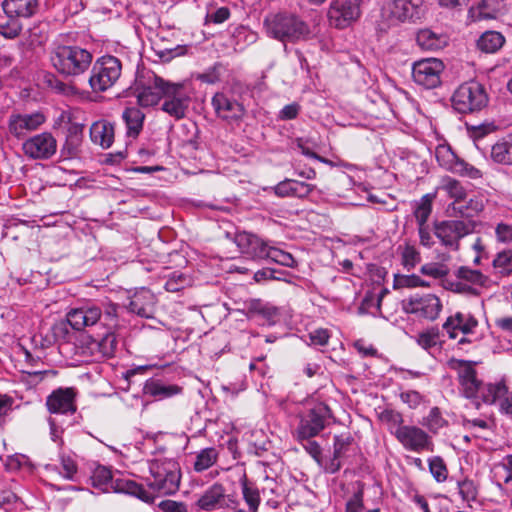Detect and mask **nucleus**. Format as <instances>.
Returning a JSON list of instances; mask_svg holds the SVG:
<instances>
[{"instance_id":"nucleus-1","label":"nucleus","mask_w":512,"mask_h":512,"mask_svg":"<svg viewBox=\"0 0 512 512\" xmlns=\"http://www.w3.org/2000/svg\"><path fill=\"white\" fill-rule=\"evenodd\" d=\"M118 304L107 303H86L76 308H72L66 315L68 324L77 331L95 325H101L104 328L116 329L119 326Z\"/></svg>"},{"instance_id":"nucleus-2","label":"nucleus","mask_w":512,"mask_h":512,"mask_svg":"<svg viewBox=\"0 0 512 512\" xmlns=\"http://www.w3.org/2000/svg\"><path fill=\"white\" fill-rule=\"evenodd\" d=\"M52 67L64 77L84 74L92 64L91 51L78 45L56 44L49 52Z\"/></svg>"},{"instance_id":"nucleus-3","label":"nucleus","mask_w":512,"mask_h":512,"mask_svg":"<svg viewBox=\"0 0 512 512\" xmlns=\"http://www.w3.org/2000/svg\"><path fill=\"white\" fill-rule=\"evenodd\" d=\"M264 27L269 37L283 43H296L311 38V30L297 15L279 12L269 14L264 19Z\"/></svg>"},{"instance_id":"nucleus-4","label":"nucleus","mask_w":512,"mask_h":512,"mask_svg":"<svg viewBox=\"0 0 512 512\" xmlns=\"http://www.w3.org/2000/svg\"><path fill=\"white\" fill-rule=\"evenodd\" d=\"M92 486L103 493H124L135 496L144 502H153V495L136 481L124 477H115L105 466H97L90 477Z\"/></svg>"},{"instance_id":"nucleus-5","label":"nucleus","mask_w":512,"mask_h":512,"mask_svg":"<svg viewBox=\"0 0 512 512\" xmlns=\"http://www.w3.org/2000/svg\"><path fill=\"white\" fill-rule=\"evenodd\" d=\"M150 477L147 486L162 495L174 494L179 489L181 470L174 458L159 457L149 461Z\"/></svg>"},{"instance_id":"nucleus-6","label":"nucleus","mask_w":512,"mask_h":512,"mask_svg":"<svg viewBox=\"0 0 512 512\" xmlns=\"http://www.w3.org/2000/svg\"><path fill=\"white\" fill-rule=\"evenodd\" d=\"M154 87L162 92L161 110L175 120L186 117L191 103V95L183 83H174L165 79L156 80Z\"/></svg>"},{"instance_id":"nucleus-7","label":"nucleus","mask_w":512,"mask_h":512,"mask_svg":"<svg viewBox=\"0 0 512 512\" xmlns=\"http://www.w3.org/2000/svg\"><path fill=\"white\" fill-rule=\"evenodd\" d=\"M449 366L451 369L458 372L459 384L463 396L470 399L475 409L478 410L481 406V402L483 403V395H486V388L493 386L494 383H484L478 379L477 371L470 361L451 359Z\"/></svg>"},{"instance_id":"nucleus-8","label":"nucleus","mask_w":512,"mask_h":512,"mask_svg":"<svg viewBox=\"0 0 512 512\" xmlns=\"http://www.w3.org/2000/svg\"><path fill=\"white\" fill-rule=\"evenodd\" d=\"M485 87L477 81L461 84L451 97L452 107L460 114H472L483 110L488 105Z\"/></svg>"},{"instance_id":"nucleus-9","label":"nucleus","mask_w":512,"mask_h":512,"mask_svg":"<svg viewBox=\"0 0 512 512\" xmlns=\"http://www.w3.org/2000/svg\"><path fill=\"white\" fill-rule=\"evenodd\" d=\"M122 73L121 61L112 55H104L93 63L89 85L93 92H105L119 80Z\"/></svg>"},{"instance_id":"nucleus-10","label":"nucleus","mask_w":512,"mask_h":512,"mask_svg":"<svg viewBox=\"0 0 512 512\" xmlns=\"http://www.w3.org/2000/svg\"><path fill=\"white\" fill-rule=\"evenodd\" d=\"M475 229L472 220H444L434 223V234L446 248L457 251L460 240Z\"/></svg>"},{"instance_id":"nucleus-11","label":"nucleus","mask_w":512,"mask_h":512,"mask_svg":"<svg viewBox=\"0 0 512 512\" xmlns=\"http://www.w3.org/2000/svg\"><path fill=\"white\" fill-rule=\"evenodd\" d=\"M332 417L331 409L325 403L315 404L306 415L301 417L296 429L297 440L311 439L317 436Z\"/></svg>"},{"instance_id":"nucleus-12","label":"nucleus","mask_w":512,"mask_h":512,"mask_svg":"<svg viewBox=\"0 0 512 512\" xmlns=\"http://www.w3.org/2000/svg\"><path fill=\"white\" fill-rule=\"evenodd\" d=\"M401 305L405 313L430 321L435 320L442 310L441 300L432 293H416L404 299Z\"/></svg>"},{"instance_id":"nucleus-13","label":"nucleus","mask_w":512,"mask_h":512,"mask_svg":"<svg viewBox=\"0 0 512 512\" xmlns=\"http://www.w3.org/2000/svg\"><path fill=\"white\" fill-rule=\"evenodd\" d=\"M211 104L216 116L231 126H239L246 114L241 102L223 92L215 93Z\"/></svg>"},{"instance_id":"nucleus-14","label":"nucleus","mask_w":512,"mask_h":512,"mask_svg":"<svg viewBox=\"0 0 512 512\" xmlns=\"http://www.w3.org/2000/svg\"><path fill=\"white\" fill-rule=\"evenodd\" d=\"M361 16V0H332L328 9L331 25L338 29L349 27Z\"/></svg>"},{"instance_id":"nucleus-15","label":"nucleus","mask_w":512,"mask_h":512,"mask_svg":"<svg viewBox=\"0 0 512 512\" xmlns=\"http://www.w3.org/2000/svg\"><path fill=\"white\" fill-rule=\"evenodd\" d=\"M444 64L437 58L421 59L413 64L412 77L415 83L427 89H433L441 84V74Z\"/></svg>"},{"instance_id":"nucleus-16","label":"nucleus","mask_w":512,"mask_h":512,"mask_svg":"<svg viewBox=\"0 0 512 512\" xmlns=\"http://www.w3.org/2000/svg\"><path fill=\"white\" fill-rule=\"evenodd\" d=\"M22 151L31 160H48L57 151V141L50 132H42L27 138Z\"/></svg>"},{"instance_id":"nucleus-17","label":"nucleus","mask_w":512,"mask_h":512,"mask_svg":"<svg viewBox=\"0 0 512 512\" xmlns=\"http://www.w3.org/2000/svg\"><path fill=\"white\" fill-rule=\"evenodd\" d=\"M45 121V115L39 111L29 114L13 113L8 119V131L12 136L22 139L37 130Z\"/></svg>"},{"instance_id":"nucleus-18","label":"nucleus","mask_w":512,"mask_h":512,"mask_svg":"<svg viewBox=\"0 0 512 512\" xmlns=\"http://www.w3.org/2000/svg\"><path fill=\"white\" fill-rule=\"evenodd\" d=\"M394 435L408 451L421 452L427 450L431 444L429 435L417 426H399Z\"/></svg>"},{"instance_id":"nucleus-19","label":"nucleus","mask_w":512,"mask_h":512,"mask_svg":"<svg viewBox=\"0 0 512 512\" xmlns=\"http://www.w3.org/2000/svg\"><path fill=\"white\" fill-rule=\"evenodd\" d=\"M158 79L163 78L153 72H149L143 79L136 80L135 95L139 106L144 108L152 107L162 100L160 88L154 87Z\"/></svg>"},{"instance_id":"nucleus-20","label":"nucleus","mask_w":512,"mask_h":512,"mask_svg":"<svg viewBox=\"0 0 512 512\" xmlns=\"http://www.w3.org/2000/svg\"><path fill=\"white\" fill-rule=\"evenodd\" d=\"M478 326L479 322L474 315L458 311L446 318L442 328L450 339H456L459 332L463 335L474 334Z\"/></svg>"},{"instance_id":"nucleus-21","label":"nucleus","mask_w":512,"mask_h":512,"mask_svg":"<svg viewBox=\"0 0 512 512\" xmlns=\"http://www.w3.org/2000/svg\"><path fill=\"white\" fill-rule=\"evenodd\" d=\"M235 242L243 254L252 259H266L270 247L266 241L255 234L241 232L236 234Z\"/></svg>"},{"instance_id":"nucleus-22","label":"nucleus","mask_w":512,"mask_h":512,"mask_svg":"<svg viewBox=\"0 0 512 512\" xmlns=\"http://www.w3.org/2000/svg\"><path fill=\"white\" fill-rule=\"evenodd\" d=\"M75 391L73 388H58L46 400V406L53 414H73L76 411Z\"/></svg>"},{"instance_id":"nucleus-23","label":"nucleus","mask_w":512,"mask_h":512,"mask_svg":"<svg viewBox=\"0 0 512 512\" xmlns=\"http://www.w3.org/2000/svg\"><path fill=\"white\" fill-rule=\"evenodd\" d=\"M155 304L154 294L149 289L141 288L130 298L127 309L140 317L152 318L155 312Z\"/></svg>"},{"instance_id":"nucleus-24","label":"nucleus","mask_w":512,"mask_h":512,"mask_svg":"<svg viewBox=\"0 0 512 512\" xmlns=\"http://www.w3.org/2000/svg\"><path fill=\"white\" fill-rule=\"evenodd\" d=\"M486 395H483V403H499L500 411L505 414H512V392L503 382L494 383L486 388Z\"/></svg>"},{"instance_id":"nucleus-25","label":"nucleus","mask_w":512,"mask_h":512,"mask_svg":"<svg viewBox=\"0 0 512 512\" xmlns=\"http://www.w3.org/2000/svg\"><path fill=\"white\" fill-rule=\"evenodd\" d=\"M38 0H4L2 8L7 17H16L18 19H27L36 14L38 10Z\"/></svg>"},{"instance_id":"nucleus-26","label":"nucleus","mask_w":512,"mask_h":512,"mask_svg":"<svg viewBox=\"0 0 512 512\" xmlns=\"http://www.w3.org/2000/svg\"><path fill=\"white\" fill-rule=\"evenodd\" d=\"M392 12L402 21H415L425 12L424 0H393Z\"/></svg>"},{"instance_id":"nucleus-27","label":"nucleus","mask_w":512,"mask_h":512,"mask_svg":"<svg viewBox=\"0 0 512 512\" xmlns=\"http://www.w3.org/2000/svg\"><path fill=\"white\" fill-rule=\"evenodd\" d=\"M225 488L220 483L210 486L197 500L196 505L204 511H214L225 505Z\"/></svg>"},{"instance_id":"nucleus-28","label":"nucleus","mask_w":512,"mask_h":512,"mask_svg":"<svg viewBox=\"0 0 512 512\" xmlns=\"http://www.w3.org/2000/svg\"><path fill=\"white\" fill-rule=\"evenodd\" d=\"M182 387L176 384H168L160 379L150 378L143 386L144 395L153 397L157 400L171 398L182 393Z\"/></svg>"},{"instance_id":"nucleus-29","label":"nucleus","mask_w":512,"mask_h":512,"mask_svg":"<svg viewBox=\"0 0 512 512\" xmlns=\"http://www.w3.org/2000/svg\"><path fill=\"white\" fill-rule=\"evenodd\" d=\"M314 188V185L306 182L285 179L274 187V192L279 197L305 198L313 191Z\"/></svg>"},{"instance_id":"nucleus-30","label":"nucleus","mask_w":512,"mask_h":512,"mask_svg":"<svg viewBox=\"0 0 512 512\" xmlns=\"http://www.w3.org/2000/svg\"><path fill=\"white\" fill-rule=\"evenodd\" d=\"M82 124L71 123L67 129L65 142L61 148V155L65 159H72L78 156L83 140Z\"/></svg>"},{"instance_id":"nucleus-31","label":"nucleus","mask_w":512,"mask_h":512,"mask_svg":"<svg viewBox=\"0 0 512 512\" xmlns=\"http://www.w3.org/2000/svg\"><path fill=\"white\" fill-rule=\"evenodd\" d=\"M90 138L102 148H109L114 141V125L106 120L94 122L90 127Z\"/></svg>"},{"instance_id":"nucleus-32","label":"nucleus","mask_w":512,"mask_h":512,"mask_svg":"<svg viewBox=\"0 0 512 512\" xmlns=\"http://www.w3.org/2000/svg\"><path fill=\"white\" fill-rule=\"evenodd\" d=\"M127 128V135L136 138L143 129L145 114L137 107H127L122 113Z\"/></svg>"},{"instance_id":"nucleus-33","label":"nucleus","mask_w":512,"mask_h":512,"mask_svg":"<svg viewBox=\"0 0 512 512\" xmlns=\"http://www.w3.org/2000/svg\"><path fill=\"white\" fill-rule=\"evenodd\" d=\"M248 313L251 317H259L263 320V324L273 325L276 322L278 316V309L268 303H264L261 300H253L250 302L248 307Z\"/></svg>"},{"instance_id":"nucleus-34","label":"nucleus","mask_w":512,"mask_h":512,"mask_svg":"<svg viewBox=\"0 0 512 512\" xmlns=\"http://www.w3.org/2000/svg\"><path fill=\"white\" fill-rule=\"evenodd\" d=\"M416 42L422 50L436 51L442 49L447 41L446 37L430 29H422L416 35Z\"/></svg>"},{"instance_id":"nucleus-35","label":"nucleus","mask_w":512,"mask_h":512,"mask_svg":"<svg viewBox=\"0 0 512 512\" xmlns=\"http://www.w3.org/2000/svg\"><path fill=\"white\" fill-rule=\"evenodd\" d=\"M490 156L498 164L512 165V134L492 145Z\"/></svg>"},{"instance_id":"nucleus-36","label":"nucleus","mask_w":512,"mask_h":512,"mask_svg":"<svg viewBox=\"0 0 512 512\" xmlns=\"http://www.w3.org/2000/svg\"><path fill=\"white\" fill-rule=\"evenodd\" d=\"M505 43L504 36L497 31L484 32L477 41V47L486 53H495Z\"/></svg>"},{"instance_id":"nucleus-37","label":"nucleus","mask_w":512,"mask_h":512,"mask_svg":"<svg viewBox=\"0 0 512 512\" xmlns=\"http://www.w3.org/2000/svg\"><path fill=\"white\" fill-rule=\"evenodd\" d=\"M444 152L449 158L454 159V165L452 166L453 173L473 180L482 178V172L480 169L466 162L465 160L460 159L455 153H449L445 150Z\"/></svg>"},{"instance_id":"nucleus-38","label":"nucleus","mask_w":512,"mask_h":512,"mask_svg":"<svg viewBox=\"0 0 512 512\" xmlns=\"http://www.w3.org/2000/svg\"><path fill=\"white\" fill-rule=\"evenodd\" d=\"M114 330L105 328V332L102 335H98L93 339V343L98 348L99 353L104 357H112L115 353L117 340Z\"/></svg>"},{"instance_id":"nucleus-39","label":"nucleus","mask_w":512,"mask_h":512,"mask_svg":"<svg viewBox=\"0 0 512 512\" xmlns=\"http://www.w3.org/2000/svg\"><path fill=\"white\" fill-rule=\"evenodd\" d=\"M434 199L435 194L427 193L423 195L419 201L416 202L413 215L418 226L427 224V221L432 213V204Z\"/></svg>"},{"instance_id":"nucleus-40","label":"nucleus","mask_w":512,"mask_h":512,"mask_svg":"<svg viewBox=\"0 0 512 512\" xmlns=\"http://www.w3.org/2000/svg\"><path fill=\"white\" fill-rule=\"evenodd\" d=\"M455 276L459 280L480 287H486L489 281L488 276L484 275L480 270L472 269L468 266H460L457 268Z\"/></svg>"},{"instance_id":"nucleus-41","label":"nucleus","mask_w":512,"mask_h":512,"mask_svg":"<svg viewBox=\"0 0 512 512\" xmlns=\"http://www.w3.org/2000/svg\"><path fill=\"white\" fill-rule=\"evenodd\" d=\"M241 490L249 512H257L260 504V492L255 483L248 481L245 477L241 481Z\"/></svg>"},{"instance_id":"nucleus-42","label":"nucleus","mask_w":512,"mask_h":512,"mask_svg":"<svg viewBox=\"0 0 512 512\" xmlns=\"http://www.w3.org/2000/svg\"><path fill=\"white\" fill-rule=\"evenodd\" d=\"M483 203L478 199H470L466 203L459 201L453 203L451 209L453 212L465 219H469L477 215L483 210Z\"/></svg>"},{"instance_id":"nucleus-43","label":"nucleus","mask_w":512,"mask_h":512,"mask_svg":"<svg viewBox=\"0 0 512 512\" xmlns=\"http://www.w3.org/2000/svg\"><path fill=\"white\" fill-rule=\"evenodd\" d=\"M218 458V452L214 447H208L200 450L194 462V470L196 472H203L213 466Z\"/></svg>"},{"instance_id":"nucleus-44","label":"nucleus","mask_w":512,"mask_h":512,"mask_svg":"<svg viewBox=\"0 0 512 512\" xmlns=\"http://www.w3.org/2000/svg\"><path fill=\"white\" fill-rule=\"evenodd\" d=\"M492 266L501 276L512 275V249L498 252L492 261Z\"/></svg>"},{"instance_id":"nucleus-45","label":"nucleus","mask_w":512,"mask_h":512,"mask_svg":"<svg viewBox=\"0 0 512 512\" xmlns=\"http://www.w3.org/2000/svg\"><path fill=\"white\" fill-rule=\"evenodd\" d=\"M364 487L363 484L357 482V489L345 504V512H363L364 511ZM367 512H380L378 508L370 509Z\"/></svg>"},{"instance_id":"nucleus-46","label":"nucleus","mask_w":512,"mask_h":512,"mask_svg":"<svg viewBox=\"0 0 512 512\" xmlns=\"http://www.w3.org/2000/svg\"><path fill=\"white\" fill-rule=\"evenodd\" d=\"M353 442L354 438L349 433L335 435L333 438V454L342 460L346 459L349 456Z\"/></svg>"},{"instance_id":"nucleus-47","label":"nucleus","mask_w":512,"mask_h":512,"mask_svg":"<svg viewBox=\"0 0 512 512\" xmlns=\"http://www.w3.org/2000/svg\"><path fill=\"white\" fill-rule=\"evenodd\" d=\"M22 29V22L16 17L6 16L5 20H0V35L7 39H14L18 37Z\"/></svg>"},{"instance_id":"nucleus-48","label":"nucleus","mask_w":512,"mask_h":512,"mask_svg":"<svg viewBox=\"0 0 512 512\" xmlns=\"http://www.w3.org/2000/svg\"><path fill=\"white\" fill-rule=\"evenodd\" d=\"M427 286H429V283L426 282L425 280L421 279L416 274H411V275L396 274L394 276L393 287L395 289L427 287Z\"/></svg>"},{"instance_id":"nucleus-49","label":"nucleus","mask_w":512,"mask_h":512,"mask_svg":"<svg viewBox=\"0 0 512 512\" xmlns=\"http://www.w3.org/2000/svg\"><path fill=\"white\" fill-rule=\"evenodd\" d=\"M190 282L191 279L189 276L184 273L174 271L169 275L165 283V289L168 292H178L190 285Z\"/></svg>"},{"instance_id":"nucleus-50","label":"nucleus","mask_w":512,"mask_h":512,"mask_svg":"<svg viewBox=\"0 0 512 512\" xmlns=\"http://www.w3.org/2000/svg\"><path fill=\"white\" fill-rule=\"evenodd\" d=\"M417 344L426 351H430L439 344L438 328H431L418 334L416 338Z\"/></svg>"},{"instance_id":"nucleus-51","label":"nucleus","mask_w":512,"mask_h":512,"mask_svg":"<svg viewBox=\"0 0 512 512\" xmlns=\"http://www.w3.org/2000/svg\"><path fill=\"white\" fill-rule=\"evenodd\" d=\"M268 254L269 255H267L266 259H270L271 261L282 266L293 268L297 265L296 260L290 253L279 248L271 246L270 250H268Z\"/></svg>"},{"instance_id":"nucleus-52","label":"nucleus","mask_w":512,"mask_h":512,"mask_svg":"<svg viewBox=\"0 0 512 512\" xmlns=\"http://www.w3.org/2000/svg\"><path fill=\"white\" fill-rule=\"evenodd\" d=\"M442 189L454 199L453 203L463 200L466 196V191L459 181L453 178H446L443 180Z\"/></svg>"},{"instance_id":"nucleus-53","label":"nucleus","mask_w":512,"mask_h":512,"mask_svg":"<svg viewBox=\"0 0 512 512\" xmlns=\"http://www.w3.org/2000/svg\"><path fill=\"white\" fill-rule=\"evenodd\" d=\"M423 425H425L429 431L437 433L441 428L447 425V421L442 417L440 409L433 407L424 419Z\"/></svg>"},{"instance_id":"nucleus-54","label":"nucleus","mask_w":512,"mask_h":512,"mask_svg":"<svg viewBox=\"0 0 512 512\" xmlns=\"http://www.w3.org/2000/svg\"><path fill=\"white\" fill-rule=\"evenodd\" d=\"M429 470L437 482H443L447 479L448 470L441 457L435 456L429 459Z\"/></svg>"},{"instance_id":"nucleus-55","label":"nucleus","mask_w":512,"mask_h":512,"mask_svg":"<svg viewBox=\"0 0 512 512\" xmlns=\"http://www.w3.org/2000/svg\"><path fill=\"white\" fill-rule=\"evenodd\" d=\"M421 261L419 251L411 245H406L402 251V264L407 271L416 267Z\"/></svg>"},{"instance_id":"nucleus-56","label":"nucleus","mask_w":512,"mask_h":512,"mask_svg":"<svg viewBox=\"0 0 512 512\" xmlns=\"http://www.w3.org/2000/svg\"><path fill=\"white\" fill-rule=\"evenodd\" d=\"M77 464L69 456H61L59 474L66 480L75 481Z\"/></svg>"},{"instance_id":"nucleus-57","label":"nucleus","mask_w":512,"mask_h":512,"mask_svg":"<svg viewBox=\"0 0 512 512\" xmlns=\"http://www.w3.org/2000/svg\"><path fill=\"white\" fill-rule=\"evenodd\" d=\"M459 494L463 501H474L477 497V489L474 482L471 480L459 481L457 483Z\"/></svg>"},{"instance_id":"nucleus-58","label":"nucleus","mask_w":512,"mask_h":512,"mask_svg":"<svg viewBox=\"0 0 512 512\" xmlns=\"http://www.w3.org/2000/svg\"><path fill=\"white\" fill-rule=\"evenodd\" d=\"M420 271L423 275L430 276L435 279L443 278L448 274L447 267L440 263H427L421 267Z\"/></svg>"},{"instance_id":"nucleus-59","label":"nucleus","mask_w":512,"mask_h":512,"mask_svg":"<svg viewBox=\"0 0 512 512\" xmlns=\"http://www.w3.org/2000/svg\"><path fill=\"white\" fill-rule=\"evenodd\" d=\"M462 425L465 429H468V430L475 429V428H478L481 430H490L493 426V422L491 420L484 419V418L470 419V418H467L464 416L462 418Z\"/></svg>"},{"instance_id":"nucleus-60","label":"nucleus","mask_w":512,"mask_h":512,"mask_svg":"<svg viewBox=\"0 0 512 512\" xmlns=\"http://www.w3.org/2000/svg\"><path fill=\"white\" fill-rule=\"evenodd\" d=\"M303 448L319 464L322 465V448L318 442L311 439H303Z\"/></svg>"},{"instance_id":"nucleus-61","label":"nucleus","mask_w":512,"mask_h":512,"mask_svg":"<svg viewBox=\"0 0 512 512\" xmlns=\"http://www.w3.org/2000/svg\"><path fill=\"white\" fill-rule=\"evenodd\" d=\"M496 239L501 243L512 242V224L501 222L495 228Z\"/></svg>"},{"instance_id":"nucleus-62","label":"nucleus","mask_w":512,"mask_h":512,"mask_svg":"<svg viewBox=\"0 0 512 512\" xmlns=\"http://www.w3.org/2000/svg\"><path fill=\"white\" fill-rule=\"evenodd\" d=\"M231 13L230 9L228 7H220L216 9L213 12H210L207 14L206 19L209 22L215 23V24H221L229 19Z\"/></svg>"},{"instance_id":"nucleus-63","label":"nucleus","mask_w":512,"mask_h":512,"mask_svg":"<svg viewBox=\"0 0 512 512\" xmlns=\"http://www.w3.org/2000/svg\"><path fill=\"white\" fill-rule=\"evenodd\" d=\"M401 400L410 408H416L423 400V396L415 390H408L400 394Z\"/></svg>"},{"instance_id":"nucleus-64","label":"nucleus","mask_w":512,"mask_h":512,"mask_svg":"<svg viewBox=\"0 0 512 512\" xmlns=\"http://www.w3.org/2000/svg\"><path fill=\"white\" fill-rule=\"evenodd\" d=\"M159 508L163 512H187V507L184 503L173 500H164L160 502Z\"/></svg>"}]
</instances>
